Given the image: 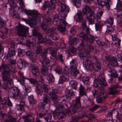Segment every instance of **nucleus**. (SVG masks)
<instances>
[{
	"label": "nucleus",
	"instance_id": "obj_1",
	"mask_svg": "<svg viewBox=\"0 0 122 122\" xmlns=\"http://www.w3.org/2000/svg\"><path fill=\"white\" fill-rule=\"evenodd\" d=\"M84 13L87 16L86 18L88 21L89 24H93L95 22L94 20L95 19V15L94 12L88 6H86L83 10Z\"/></svg>",
	"mask_w": 122,
	"mask_h": 122
},
{
	"label": "nucleus",
	"instance_id": "obj_2",
	"mask_svg": "<svg viewBox=\"0 0 122 122\" xmlns=\"http://www.w3.org/2000/svg\"><path fill=\"white\" fill-rule=\"evenodd\" d=\"M25 12L27 15L32 16L31 23L33 25H36L37 22H40L41 20V15L37 11H25Z\"/></svg>",
	"mask_w": 122,
	"mask_h": 122
},
{
	"label": "nucleus",
	"instance_id": "obj_3",
	"mask_svg": "<svg viewBox=\"0 0 122 122\" xmlns=\"http://www.w3.org/2000/svg\"><path fill=\"white\" fill-rule=\"evenodd\" d=\"M80 98V97H77L75 99V104H73V106L70 110L68 109H65L64 113L66 114V113L70 112L71 113L73 114L77 112L81 105Z\"/></svg>",
	"mask_w": 122,
	"mask_h": 122
},
{
	"label": "nucleus",
	"instance_id": "obj_4",
	"mask_svg": "<svg viewBox=\"0 0 122 122\" xmlns=\"http://www.w3.org/2000/svg\"><path fill=\"white\" fill-rule=\"evenodd\" d=\"M78 36L82 38L83 40L86 42H88L90 44L93 43L94 40L95 41L96 39H97V37L94 36L93 35L90 34L87 35L88 36V37L83 32H81Z\"/></svg>",
	"mask_w": 122,
	"mask_h": 122
},
{
	"label": "nucleus",
	"instance_id": "obj_5",
	"mask_svg": "<svg viewBox=\"0 0 122 122\" xmlns=\"http://www.w3.org/2000/svg\"><path fill=\"white\" fill-rule=\"evenodd\" d=\"M8 90V96L10 97L17 99L20 97L21 93L18 88L14 87Z\"/></svg>",
	"mask_w": 122,
	"mask_h": 122
},
{
	"label": "nucleus",
	"instance_id": "obj_6",
	"mask_svg": "<svg viewBox=\"0 0 122 122\" xmlns=\"http://www.w3.org/2000/svg\"><path fill=\"white\" fill-rule=\"evenodd\" d=\"M29 28L26 26L21 25L17 28V34L19 36L24 37L28 35Z\"/></svg>",
	"mask_w": 122,
	"mask_h": 122
},
{
	"label": "nucleus",
	"instance_id": "obj_7",
	"mask_svg": "<svg viewBox=\"0 0 122 122\" xmlns=\"http://www.w3.org/2000/svg\"><path fill=\"white\" fill-rule=\"evenodd\" d=\"M70 74L73 76H76L78 73L77 69V63L76 62V59H73L70 62Z\"/></svg>",
	"mask_w": 122,
	"mask_h": 122
},
{
	"label": "nucleus",
	"instance_id": "obj_8",
	"mask_svg": "<svg viewBox=\"0 0 122 122\" xmlns=\"http://www.w3.org/2000/svg\"><path fill=\"white\" fill-rule=\"evenodd\" d=\"M57 4L61 8V11L63 12H64L63 15H64L65 19L69 12V7L65 4L64 1H58L57 2Z\"/></svg>",
	"mask_w": 122,
	"mask_h": 122
},
{
	"label": "nucleus",
	"instance_id": "obj_9",
	"mask_svg": "<svg viewBox=\"0 0 122 122\" xmlns=\"http://www.w3.org/2000/svg\"><path fill=\"white\" fill-rule=\"evenodd\" d=\"M98 5L101 6V7H104L106 8L108 11H109L110 6L109 4L110 0H105L104 1H101V0H96Z\"/></svg>",
	"mask_w": 122,
	"mask_h": 122
},
{
	"label": "nucleus",
	"instance_id": "obj_10",
	"mask_svg": "<svg viewBox=\"0 0 122 122\" xmlns=\"http://www.w3.org/2000/svg\"><path fill=\"white\" fill-rule=\"evenodd\" d=\"M20 76L21 78L20 82V84L23 86H24V90L27 93H29L31 91V87L27 85H26L25 83V80H24L25 77L20 73Z\"/></svg>",
	"mask_w": 122,
	"mask_h": 122
},
{
	"label": "nucleus",
	"instance_id": "obj_11",
	"mask_svg": "<svg viewBox=\"0 0 122 122\" xmlns=\"http://www.w3.org/2000/svg\"><path fill=\"white\" fill-rule=\"evenodd\" d=\"M105 57L108 62H111L114 66H117V62L115 58L106 54H105Z\"/></svg>",
	"mask_w": 122,
	"mask_h": 122
},
{
	"label": "nucleus",
	"instance_id": "obj_12",
	"mask_svg": "<svg viewBox=\"0 0 122 122\" xmlns=\"http://www.w3.org/2000/svg\"><path fill=\"white\" fill-rule=\"evenodd\" d=\"M119 87V86L117 84L111 85L110 86L108 87L109 94L113 95L116 94L117 92V89Z\"/></svg>",
	"mask_w": 122,
	"mask_h": 122
},
{
	"label": "nucleus",
	"instance_id": "obj_13",
	"mask_svg": "<svg viewBox=\"0 0 122 122\" xmlns=\"http://www.w3.org/2000/svg\"><path fill=\"white\" fill-rule=\"evenodd\" d=\"M30 69L31 70V72L33 74L37 76L39 75V72L38 70V67L35 64H31L29 66Z\"/></svg>",
	"mask_w": 122,
	"mask_h": 122
},
{
	"label": "nucleus",
	"instance_id": "obj_14",
	"mask_svg": "<svg viewBox=\"0 0 122 122\" xmlns=\"http://www.w3.org/2000/svg\"><path fill=\"white\" fill-rule=\"evenodd\" d=\"M36 54L39 55L41 56H46V54L47 53V49H45L42 50L41 46H37L36 47Z\"/></svg>",
	"mask_w": 122,
	"mask_h": 122
},
{
	"label": "nucleus",
	"instance_id": "obj_15",
	"mask_svg": "<svg viewBox=\"0 0 122 122\" xmlns=\"http://www.w3.org/2000/svg\"><path fill=\"white\" fill-rule=\"evenodd\" d=\"M25 97L23 96L20 100V103L19 105H17L16 107L18 110L21 111H23L25 106Z\"/></svg>",
	"mask_w": 122,
	"mask_h": 122
},
{
	"label": "nucleus",
	"instance_id": "obj_16",
	"mask_svg": "<svg viewBox=\"0 0 122 122\" xmlns=\"http://www.w3.org/2000/svg\"><path fill=\"white\" fill-rule=\"evenodd\" d=\"M86 20H84L83 23H82V28L83 30V32L85 33L86 36H87L90 34L89 28L87 27L86 24Z\"/></svg>",
	"mask_w": 122,
	"mask_h": 122
},
{
	"label": "nucleus",
	"instance_id": "obj_17",
	"mask_svg": "<svg viewBox=\"0 0 122 122\" xmlns=\"http://www.w3.org/2000/svg\"><path fill=\"white\" fill-rule=\"evenodd\" d=\"M97 80L100 85H102L105 86H107V84L106 82L105 79L103 74L100 75Z\"/></svg>",
	"mask_w": 122,
	"mask_h": 122
},
{
	"label": "nucleus",
	"instance_id": "obj_18",
	"mask_svg": "<svg viewBox=\"0 0 122 122\" xmlns=\"http://www.w3.org/2000/svg\"><path fill=\"white\" fill-rule=\"evenodd\" d=\"M103 25V23L100 20L97 19L95 23V27L96 31L101 30Z\"/></svg>",
	"mask_w": 122,
	"mask_h": 122
},
{
	"label": "nucleus",
	"instance_id": "obj_19",
	"mask_svg": "<svg viewBox=\"0 0 122 122\" xmlns=\"http://www.w3.org/2000/svg\"><path fill=\"white\" fill-rule=\"evenodd\" d=\"M38 28L37 27L34 28L33 30V35L36 36L38 38V40H41L42 38V35L40 33L38 32Z\"/></svg>",
	"mask_w": 122,
	"mask_h": 122
},
{
	"label": "nucleus",
	"instance_id": "obj_20",
	"mask_svg": "<svg viewBox=\"0 0 122 122\" xmlns=\"http://www.w3.org/2000/svg\"><path fill=\"white\" fill-rule=\"evenodd\" d=\"M43 60L41 62V64L42 66H45L46 67H48L50 66V61L46 57V54L45 56H42Z\"/></svg>",
	"mask_w": 122,
	"mask_h": 122
},
{
	"label": "nucleus",
	"instance_id": "obj_21",
	"mask_svg": "<svg viewBox=\"0 0 122 122\" xmlns=\"http://www.w3.org/2000/svg\"><path fill=\"white\" fill-rule=\"evenodd\" d=\"M49 50L50 53L51 55L53 57V59H57L56 55L57 51L56 49L50 47L46 49Z\"/></svg>",
	"mask_w": 122,
	"mask_h": 122
},
{
	"label": "nucleus",
	"instance_id": "obj_22",
	"mask_svg": "<svg viewBox=\"0 0 122 122\" xmlns=\"http://www.w3.org/2000/svg\"><path fill=\"white\" fill-rule=\"evenodd\" d=\"M2 73L3 76V79L4 81L7 80L10 78L11 74L9 71L4 70Z\"/></svg>",
	"mask_w": 122,
	"mask_h": 122
},
{
	"label": "nucleus",
	"instance_id": "obj_23",
	"mask_svg": "<svg viewBox=\"0 0 122 122\" xmlns=\"http://www.w3.org/2000/svg\"><path fill=\"white\" fill-rule=\"evenodd\" d=\"M17 65L18 68L21 69L23 67L27 66L28 64L27 63L25 62L22 60H19L18 61Z\"/></svg>",
	"mask_w": 122,
	"mask_h": 122
},
{
	"label": "nucleus",
	"instance_id": "obj_24",
	"mask_svg": "<svg viewBox=\"0 0 122 122\" xmlns=\"http://www.w3.org/2000/svg\"><path fill=\"white\" fill-rule=\"evenodd\" d=\"M88 45V43L83 40L78 46V49L80 51H83L86 49V47Z\"/></svg>",
	"mask_w": 122,
	"mask_h": 122
},
{
	"label": "nucleus",
	"instance_id": "obj_25",
	"mask_svg": "<svg viewBox=\"0 0 122 122\" xmlns=\"http://www.w3.org/2000/svg\"><path fill=\"white\" fill-rule=\"evenodd\" d=\"M76 15L77 17L78 21L79 22H82V23H83V20H86L83 19V14L81 10H78L77 11Z\"/></svg>",
	"mask_w": 122,
	"mask_h": 122
},
{
	"label": "nucleus",
	"instance_id": "obj_26",
	"mask_svg": "<svg viewBox=\"0 0 122 122\" xmlns=\"http://www.w3.org/2000/svg\"><path fill=\"white\" fill-rule=\"evenodd\" d=\"M43 21L47 24L51 25L53 23V21L51 19L48 15H45L42 17Z\"/></svg>",
	"mask_w": 122,
	"mask_h": 122
},
{
	"label": "nucleus",
	"instance_id": "obj_27",
	"mask_svg": "<svg viewBox=\"0 0 122 122\" xmlns=\"http://www.w3.org/2000/svg\"><path fill=\"white\" fill-rule=\"evenodd\" d=\"M53 114L54 116H56L59 119H61L64 117L66 116L65 113L61 112L55 111L53 112Z\"/></svg>",
	"mask_w": 122,
	"mask_h": 122
},
{
	"label": "nucleus",
	"instance_id": "obj_28",
	"mask_svg": "<svg viewBox=\"0 0 122 122\" xmlns=\"http://www.w3.org/2000/svg\"><path fill=\"white\" fill-rule=\"evenodd\" d=\"M83 52H80L78 53L79 56L80 58H88L90 57V55L88 52L85 50Z\"/></svg>",
	"mask_w": 122,
	"mask_h": 122
},
{
	"label": "nucleus",
	"instance_id": "obj_29",
	"mask_svg": "<svg viewBox=\"0 0 122 122\" xmlns=\"http://www.w3.org/2000/svg\"><path fill=\"white\" fill-rule=\"evenodd\" d=\"M79 41V39L78 38H74L69 39L68 41L69 44L73 46L76 44Z\"/></svg>",
	"mask_w": 122,
	"mask_h": 122
},
{
	"label": "nucleus",
	"instance_id": "obj_30",
	"mask_svg": "<svg viewBox=\"0 0 122 122\" xmlns=\"http://www.w3.org/2000/svg\"><path fill=\"white\" fill-rule=\"evenodd\" d=\"M69 76L68 75L61 76L60 77L59 81V83L60 84H62L65 81H67L68 80Z\"/></svg>",
	"mask_w": 122,
	"mask_h": 122
},
{
	"label": "nucleus",
	"instance_id": "obj_31",
	"mask_svg": "<svg viewBox=\"0 0 122 122\" xmlns=\"http://www.w3.org/2000/svg\"><path fill=\"white\" fill-rule=\"evenodd\" d=\"M15 9L16 8L9 9L10 10L9 13L12 17L14 18H18L19 17V16L16 13L15 11Z\"/></svg>",
	"mask_w": 122,
	"mask_h": 122
},
{
	"label": "nucleus",
	"instance_id": "obj_32",
	"mask_svg": "<svg viewBox=\"0 0 122 122\" xmlns=\"http://www.w3.org/2000/svg\"><path fill=\"white\" fill-rule=\"evenodd\" d=\"M95 59L96 61L95 62L94 70L96 71H100L101 67V65L98 61L97 58H95Z\"/></svg>",
	"mask_w": 122,
	"mask_h": 122
},
{
	"label": "nucleus",
	"instance_id": "obj_33",
	"mask_svg": "<svg viewBox=\"0 0 122 122\" xmlns=\"http://www.w3.org/2000/svg\"><path fill=\"white\" fill-rule=\"evenodd\" d=\"M61 18L60 19L59 21L60 25L66 26L67 25V23L65 20L66 19V17H65L64 19V15H61Z\"/></svg>",
	"mask_w": 122,
	"mask_h": 122
},
{
	"label": "nucleus",
	"instance_id": "obj_34",
	"mask_svg": "<svg viewBox=\"0 0 122 122\" xmlns=\"http://www.w3.org/2000/svg\"><path fill=\"white\" fill-rule=\"evenodd\" d=\"M16 51L14 49L9 48L8 53L7 54V58L11 57L15 55Z\"/></svg>",
	"mask_w": 122,
	"mask_h": 122
},
{
	"label": "nucleus",
	"instance_id": "obj_35",
	"mask_svg": "<svg viewBox=\"0 0 122 122\" xmlns=\"http://www.w3.org/2000/svg\"><path fill=\"white\" fill-rule=\"evenodd\" d=\"M26 55L28 56L30 59L32 61L35 62V61L36 57L34 55V54L29 51H28L26 53Z\"/></svg>",
	"mask_w": 122,
	"mask_h": 122
},
{
	"label": "nucleus",
	"instance_id": "obj_36",
	"mask_svg": "<svg viewBox=\"0 0 122 122\" xmlns=\"http://www.w3.org/2000/svg\"><path fill=\"white\" fill-rule=\"evenodd\" d=\"M31 117V115L30 114L23 116L22 118L24 120V122H31L32 119L30 118V117Z\"/></svg>",
	"mask_w": 122,
	"mask_h": 122
},
{
	"label": "nucleus",
	"instance_id": "obj_37",
	"mask_svg": "<svg viewBox=\"0 0 122 122\" xmlns=\"http://www.w3.org/2000/svg\"><path fill=\"white\" fill-rule=\"evenodd\" d=\"M41 72L44 76L47 75L48 73V70L47 67L45 66H42L41 68Z\"/></svg>",
	"mask_w": 122,
	"mask_h": 122
},
{
	"label": "nucleus",
	"instance_id": "obj_38",
	"mask_svg": "<svg viewBox=\"0 0 122 122\" xmlns=\"http://www.w3.org/2000/svg\"><path fill=\"white\" fill-rule=\"evenodd\" d=\"M8 4L10 6L9 9L16 8L17 7V5L14 2V0H8Z\"/></svg>",
	"mask_w": 122,
	"mask_h": 122
},
{
	"label": "nucleus",
	"instance_id": "obj_39",
	"mask_svg": "<svg viewBox=\"0 0 122 122\" xmlns=\"http://www.w3.org/2000/svg\"><path fill=\"white\" fill-rule=\"evenodd\" d=\"M4 81L6 82L8 86L9 87V89H10L14 87L13 81L11 79L9 78V79L7 80Z\"/></svg>",
	"mask_w": 122,
	"mask_h": 122
},
{
	"label": "nucleus",
	"instance_id": "obj_40",
	"mask_svg": "<svg viewBox=\"0 0 122 122\" xmlns=\"http://www.w3.org/2000/svg\"><path fill=\"white\" fill-rule=\"evenodd\" d=\"M103 92L102 93V94L101 95V97H98L97 99V102L98 103H102L104 102V100L106 98V97L104 95Z\"/></svg>",
	"mask_w": 122,
	"mask_h": 122
},
{
	"label": "nucleus",
	"instance_id": "obj_41",
	"mask_svg": "<svg viewBox=\"0 0 122 122\" xmlns=\"http://www.w3.org/2000/svg\"><path fill=\"white\" fill-rule=\"evenodd\" d=\"M84 88L81 85L80 86L79 88V93L82 96L84 95H85L87 96V95L86 94V92L85 91Z\"/></svg>",
	"mask_w": 122,
	"mask_h": 122
},
{
	"label": "nucleus",
	"instance_id": "obj_42",
	"mask_svg": "<svg viewBox=\"0 0 122 122\" xmlns=\"http://www.w3.org/2000/svg\"><path fill=\"white\" fill-rule=\"evenodd\" d=\"M112 40L115 41V43L116 44L119 45L120 44L121 41L117 38V35H112Z\"/></svg>",
	"mask_w": 122,
	"mask_h": 122
},
{
	"label": "nucleus",
	"instance_id": "obj_43",
	"mask_svg": "<svg viewBox=\"0 0 122 122\" xmlns=\"http://www.w3.org/2000/svg\"><path fill=\"white\" fill-rule=\"evenodd\" d=\"M49 95L50 96V98L53 100V102L54 103H56L58 101L57 96L56 94H49Z\"/></svg>",
	"mask_w": 122,
	"mask_h": 122
},
{
	"label": "nucleus",
	"instance_id": "obj_44",
	"mask_svg": "<svg viewBox=\"0 0 122 122\" xmlns=\"http://www.w3.org/2000/svg\"><path fill=\"white\" fill-rule=\"evenodd\" d=\"M72 3L75 5L77 7H80L81 3L80 0H71Z\"/></svg>",
	"mask_w": 122,
	"mask_h": 122
},
{
	"label": "nucleus",
	"instance_id": "obj_45",
	"mask_svg": "<svg viewBox=\"0 0 122 122\" xmlns=\"http://www.w3.org/2000/svg\"><path fill=\"white\" fill-rule=\"evenodd\" d=\"M28 80L31 83L33 84L35 86H37L39 85L38 81L35 79L30 78Z\"/></svg>",
	"mask_w": 122,
	"mask_h": 122
},
{
	"label": "nucleus",
	"instance_id": "obj_46",
	"mask_svg": "<svg viewBox=\"0 0 122 122\" xmlns=\"http://www.w3.org/2000/svg\"><path fill=\"white\" fill-rule=\"evenodd\" d=\"M66 26L58 25L57 28L58 30L61 32H64L66 30L65 27Z\"/></svg>",
	"mask_w": 122,
	"mask_h": 122
},
{
	"label": "nucleus",
	"instance_id": "obj_47",
	"mask_svg": "<svg viewBox=\"0 0 122 122\" xmlns=\"http://www.w3.org/2000/svg\"><path fill=\"white\" fill-rule=\"evenodd\" d=\"M56 6L55 5V3L53 2H51L50 1L49 4L48 6V8L49 10H52L55 9L56 8Z\"/></svg>",
	"mask_w": 122,
	"mask_h": 122
},
{
	"label": "nucleus",
	"instance_id": "obj_48",
	"mask_svg": "<svg viewBox=\"0 0 122 122\" xmlns=\"http://www.w3.org/2000/svg\"><path fill=\"white\" fill-rule=\"evenodd\" d=\"M74 93L73 91L71 89L67 90L65 92L66 95L68 97L72 96L74 95Z\"/></svg>",
	"mask_w": 122,
	"mask_h": 122
},
{
	"label": "nucleus",
	"instance_id": "obj_49",
	"mask_svg": "<svg viewBox=\"0 0 122 122\" xmlns=\"http://www.w3.org/2000/svg\"><path fill=\"white\" fill-rule=\"evenodd\" d=\"M117 8L119 10H122V1L118 0L117 5Z\"/></svg>",
	"mask_w": 122,
	"mask_h": 122
},
{
	"label": "nucleus",
	"instance_id": "obj_50",
	"mask_svg": "<svg viewBox=\"0 0 122 122\" xmlns=\"http://www.w3.org/2000/svg\"><path fill=\"white\" fill-rule=\"evenodd\" d=\"M16 119L11 116H10L6 120V122H15Z\"/></svg>",
	"mask_w": 122,
	"mask_h": 122
},
{
	"label": "nucleus",
	"instance_id": "obj_51",
	"mask_svg": "<svg viewBox=\"0 0 122 122\" xmlns=\"http://www.w3.org/2000/svg\"><path fill=\"white\" fill-rule=\"evenodd\" d=\"M51 36L54 40H57L59 38V36L56 33H54L51 35Z\"/></svg>",
	"mask_w": 122,
	"mask_h": 122
},
{
	"label": "nucleus",
	"instance_id": "obj_52",
	"mask_svg": "<svg viewBox=\"0 0 122 122\" xmlns=\"http://www.w3.org/2000/svg\"><path fill=\"white\" fill-rule=\"evenodd\" d=\"M114 19L113 16H110L107 20V21L108 23L112 25L113 23Z\"/></svg>",
	"mask_w": 122,
	"mask_h": 122
},
{
	"label": "nucleus",
	"instance_id": "obj_53",
	"mask_svg": "<svg viewBox=\"0 0 122 122\" xmlns=\"http://www.w3.org/2000/svg\"><path fill=\"white\" fill-rule=\"evenodd\" d=\"M70 84L71 86L72 87L75 89L76 88V81H71L70 82Z\"/></svg>",
	"mask_w": 122,
	"mask_h": 122
},
{
	"label": "nucleus",
	"instance_id": "obj_54",
	"mask_svg": "<svg viewBox=\"0 0 122 122\" xmlns=\"http://www.w3.org/2000/svg\"><path fill=\"white\" fill-rule=\"evenodd\" d=\"M47 78L49 82H53L54 80V78L53 76L51 74H49Z\"/></svg>",
	"mask_w": 122,
	"mask_h": 122
},
{
	"label": "nucleus",
	"instance_id": "obj_55",
	"mask_svg": "<svg viewBox=\"0 0 122 122\" xmlns=\"http://www.w3.org/2000/svg\"><path fill=\"white\" fill-rule=\"evenodd\" d=\"M89 78L87 76H84L82 77L83 81L84 84L85 85H87L89 84Z\"/></svg>",
	"mask_w": 122,
	"mask_h": 122
},
{
	"label": "nucleus",
	"instance_id": "obj_56",
	"mask_svg": "<svg viewBox=\"0 0 122 122\" xmlns=\"http://www.w3.org/2000/svg\"><path fill=\"white\" fill-rule=\"evenodd\" d=\"M36 87V92L37 93L41 95L43 92V91L39 85H38Z\"/></svg>",
	"mask_w": 122,
	"mask_h": 122
},
{
	"label": "nucleus",
	"instance_id": "obj_57",
	"mask_svg": "<svg viewBox=\"0 0 122 122\" xmlns=\"http://www.w3.org/2000/svg\"><path fill=\"white\" fill-rule=\"evenodd\" d=\"M84 59L83 61V64L86 68V67L88 66L91 63V62L90 60L86 59Z\"/></svg>",
	"mask_w": 122,
	"mask_h": 122
},
{
	"label": "nucleus",
	"instance_id": "obj_58",
	"mask_svg": "<svg viewBox=\"0 0 122 122\" xmlns=\"http://www.w3.org/2000/svg\"><path fill=\"white\" fill-rule=\"evenodd\" d=\"M46 115H47V116L46 117H44V119L47 122H50L51 120V114L49 113H47Z\"/></svg>",
	"mask_w": 122,
	"mask_h": 122
},
{
	"label": "nucleus",
	"instance_id": "obj_59",
	"mask_svg": "<svg viewBox=\"0 0 122 122\" xmlns=\"http://www.w3.org/2000/svg\"><path fill=\"white\" fill-rule=\"evenodd\" d=\"M55 70L56 73L59 74H61L63 73L62 68L61 67L57 68L55 69Z\"/></svg>",
	"mask_w": 122,
	"mask_h": 122
},
{
	"label": "nucleus",
	"instance_id": "obj_60",
	"mask_svg": "<svg viewBox=\"0 0 122 122\" xmlns=\"http://www.w3.org/2000/svg\"><path fill=\"white\" fill-rule=\"evenodd\" d=\"M94 47L92 46L89 45H88L87 47H86V50L87 52H88L92 51L94 49Z\"/></svg>",
	"mask_w": 122,
	"mask_h": 122
},
{
	"label": "nucleus",
	"instance_id": "obj_61",
	"mask_svg": "<svg viewBox=\"0 0 122 122\" xmlns=\"http://www.w3.org/2000/svg\"><path fill=\"white\" fill-rule=\"evenodd\" d=\"M97 39H96V41L97 44L98 45L100 46H103L104 45V43L100 39H99L97 40Z\"/></svg>",
	"mask_w": 122,
	"mask_h": 122
},
{
	"label": "nucleus",
	"instance_id": "obj_62",
	"mask_svg": "<svg viewBox=\"0 0 122 122\" xmlns=\"http://www.w3.org/2000/svg\"><path fill=\"white\" fill-rule=\"evenodd\" d=\"M28 100L30 104H33L34 103V100L33 96L32 95L29 96Z\"/></svg>",
	"mask_w": 122,
	"mask_h": 122
},
{
	"label": "nucleus",
	"instance_id": "obj_63",
	"mask_svg": "<svg viewBox=\"0 0 122 122\" xmlns=\"http://www.w3.org/2000/svg\"><path fill=\"white\" fill-rule=\"evenodd\" d=\"M86 68L88 70L92 71L94 69V66H93L92 63H91L88 66L86 67Z\"/></svg>",
	"mask_w": 122,
	"mask_h": 122
},
{
	"label": "nucleus",
	"instance_id": "obj_64",
	"mask_svg": "<svg viewBox=\"0 0 122 122\" xmlns=\"http://www.w3.org/2000/svg\"><path fill=\"white\" fill-rule=\"evenodd\" d=\"M64 106L62 103L58 102L57 103L56 107L58 108V110H60L62 109L63 107Z\"/></svg>",
	"mask_w": 122,
	"mask_h": 122
}]
</instances>
